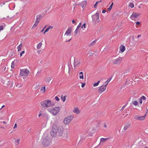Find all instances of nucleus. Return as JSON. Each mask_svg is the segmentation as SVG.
<instances>
[{
    "instance_id": "obj_1",
    "label": "nucleus",
    "mask_w": 148,
    "mask_h": 148,
    "mask_svg": "<svg viewBox=\"0 0 148 148\" xmlns=\"http://www.w3.org/2000/svg\"><path fill=\"white\" fill-rule=\"evenodd\" d=\"M63 128L61 125H53L51 134L52 136L55 137L57 136H62Z\"/></svg>"
},
{
    "instance_id": "obj_2",
    "label": "nucleus",
    "mask_w": 148,
    "mask_h": 148,
    "mask_svg": "<svg viewBox=\"0 0 148 148\" xmlns=\"http://www.w3.org/2000/svg\"><path fill=\"white\" fill-rule=\"evenodd\" d=\"M41 141L42 145L45 147H47L48 146L50 143V140L47 136H42Z\"/></svg>"
},
{
    "instance_id": "obj_3",
    "label": "nucleus",
    "mask_w": 148,
    "mask_h": 148,
    "mask_svg": "<svg viewBox=\"0 0 148 148\" xmlns=\"http://www.w3.org/2000/svg\"><path fill=\"white\" fill-rule=\"evenodd\" d=\"M40 104L43 107L47 108L53 106L54 103H52L51 100H47L42 101L40 103Z\"/></svg>"
},
{
    "instance_id": "obj_4",
    "label": "nucleus",
    "mask_w": 148,
    "mask_h": 148,
    "mask_svg": "<svg viewBox=\"0 0 148 148\" xmlns=\"http://www.w3.org/2000/svg\"><path fill=\"white\" fill-rule=\"evenodd\" d=\"M47 110L49 112L52 113L54 115H55L59 112L60 108L58 107L54 108H51L48 109Z\"/></svg>"
},
{
    "instance_id": "obj_5",
    "label": "nucleus",
    "mask_w": 148,
    "mask_h": 148,
    "mask_svg": "<svg viewBox=\"0 0 148 148\" xmlns=\"http://www.w3.org/2000/svg\"><path fill=\"white\" fill-rule=\"evenodd\" d=\"M123 61V58L119 57L112 60V63L114 65H119Z\"/></svg>"
},
{
    "instance_id": "obj_6",
    "label": "nucleus",
    "mask_w": 148,
    "mask_h": 148,
    "mask_svg": "<svg viewBox=\"0 0 148 148\" xmlns=\"http://www.w3.org/2000/svg\"><path fill=\"white\" fill-rule=\"evenodd\" d=\"M99 14L98 12H97L96 13L92 15V21L94 22H96L97 21L98 22H99L100 21L99 20Z\"/></svg>"
},
{
    "instance_id": "obj_7",
    "label": "nucleus",
    "mask_w": 148,
    "mask_h": 148,
    "mask_svg": "<svg viewBox=\"0 0 148 148\" xmlns=\"http://www.w3.org/2000/svg\"><path fill=\"white\" fill-rule=\"evenodd\" d=\"M20 71V75L21 76L25 75L27 76L28 75L29 73V71L27 69H21Z\"/></svg>"
},
{
    "instance_id": "obj_8",
    "label": "nucleus",
    "mask_w": 148,
    "mask_h": 148,
    "mask_svg": "<svg viewBox=\"0 0 148 148\" xmlns=\"http://www.w3.org/2000/svg\"><path fill=\"white\" fill-rule=\"evenodd\" d=\"M73 116L70 115L65 118L64 120V123L65 124H68L73 119Z\"/></svg>"
},
{
    "instance_id": "obj_9",
    "label": "nucleus",
    "mask_w": 148,
    "mask_h": 148,
    "mask_svg": "<svg viewBox=\"0 0 148 148\" xmlns=\"http://www.w3.org/2000/svg\"><path fill=\"white\" fill-rule=\"evenodd\" d=\"M74 67H78L80 66L81 64V61L80 59H75L74 58Z\"/></svg>"
},
{
    "instance_id": "obj_10",
    "label": "nucleus",
    "mask_w": 148,
    "mask_h": 148,
    "mask_svg": "<svg viewBox=\"0 0 148 148\" xmlns=\"http://www.w3.org/2000/svg\"><path fill=\"white\" fill-rule=\"evenodd\" d=\"M140 15V14L133 12L130 18L132 20H135V18L138 17Z\"/></svg>"
},
{
    "instance_id": "obj_11",
    "label": "nucleus",
    "mask_w": 148,
    "mask_h": 148,
    "mask_svg": "<svg viewBox=\"0 0 148 148\" xmlns=\"http://www.w3.org/2000/svg\"><path fill=\"white\" fill-rule=\"evenodd\" d=\"M146 115V114L142 116H140L138 115H136L134 116V119L136 120H143L145 119Z\"/></svg>"
},
{
    "instance_id": "obj_12",
    "label": "nucleus",
    "mask_w": 148,
    "mask_h": 148,
    "mask_svg": "<svg viewBox=\"0 0 148 148\" xmlns=\"http://www.w3.org/2000/svg\"><path fill=\"white\" fill-rule=\"evenodd\" d=\"M106 86L105 85H102L98 89L99 92L101 94V93L106 90Z\"/></svg>"
},
{
    "instance_id": "obj_13",
    "label": "nucleus",
    "mask_w": 148,
    "mask_h": 148,
    "mask_svg": "<svg viewBox=\"0 0 148 148\" xmlns=\"http://www.w3.org/2000/svg\"><path fill=\"white\" fill-rule=\"evenodd\" d=\"M81 23H80L77 26L76 30H75L74 32V36H76V34H77L79 30V28L81 26Z\"/></svg>"
},
{
    "instance_id": "obj_14",
    "label": "nucleus",
    "mask_w": 148,
    "mask_h": 148,
    "mask_svg": "<svg viewBox=\"0 0 148 148\" xmlns=\"http://www.w3.org/2000/svg\"><path fill=\"white\" fill-rule=\"evenodd\" d=\"M131 124L129 122L127 123L124 127V130H127L129 128L131 125Z\"/></svg>"
},
{
    "instance_id": "obj_15",
    "label": "nucleus",
    "mask_w": 148,
    "mask_h": 148,
    "mask_svg": "<svg viewBox=\"0 0 148 148\" xmlns=\"http://www.w3.org/2000/svg\"><path fill=\"white\" fill-rule=\"evenodd\" d=\"M42 16L41 15H38L36 16V21L39 23L42 18Z\"/></svg>"
},
{
    "instance_id": "obj_16",
    "label": "nucleus",
    "mask_w": 148,
    "mask_h": 148,
    "mask_svg": "<svg viewBox=\"0 0 148 148\" xmlns=\"http://www.w3.org/2000/svg\"><path fill=\"white\" fill-rule=\"evenodd\" d=\"M71 29L70 27H69L66 31L65 34L67 36H69L71 33Z\"/></svg>"
},
{
    "instance_id": "obj_17",
    "label": "nucleus",
    "mask_w": 148,
    "mask_h": 148,
    "mask_svg": "<svg viewBox=\"0 0 148 148\" xmlns=\"http://www.w3.org/2000/svg\"><path fill=\"white\" fill-rule=\"evenodd\" d=\"M119 49L120 51H121L122 52H123L125 50V47L124 46L121 45L119 47Z\"/></svg>"
},
{
    "instance_id": "obj_18",
    "label": "nucleus",
    "mask_w": 148,
    "mask_h": 148,
    "mask_svg": "<svg viewBox=\"0 0 148 148\" xmlns=\"http://www.w3.org/2000/svg\"><path fill=\"white\" fill-rule=\"evenodd\" d=\"M112 78V77H109L108 80H107L106 82H105L104 83V84H105V86H107V85H108V83H109V82L111 80V79Z\"/></svg>"
},
{
    "instance_id": "obj_19",
    "label": "nucleus",
    "mask_w": 148,
    "mask_h": 148,
    "mask_svg": "<svg viewBox=\"0 0 148 148\" xmlns=\"http://www.w3.org/2000/svg\"><path fill=\"white\" fill-rule=\"evenodd\" d=\"M73 112L74 113H77V114H78L80 112L79 109L77 108H76L74 109Z\"/></svg>"
},
{
    "instance_id": "obj_20",
    "label": "nucleus",
    "mask_w": 148,
    "mask_h": 148,
    "mask_svg": "<svg viewBox=\"0 0 148 148\" xmlns=\"http://www.w3.org/2000/svg\"><path fill=\"white\" fill-rule=\"evenodd\" d=\"M97 40H95L93 41L92 42H91V43L89 45V47H92L94 45L96 42Z\"/></svg>"
},
{
    "instance_id": "obj_21",
    "label": "nucleus",
    "mask_w": 148,
    "mask_h": 148,
    "mask_svg": "<svg viewBox=\"0 0 148 148\" xmlns=\"http://www.w3.org/2000/svg\"><path fill=\"white\" fill-rule=\"evenodd\" d=\"M109 138H101L100 139V143H101V142H105Z\"/></svg>"
},
{
    "instance_id": "obj_22",
    "label": "nucleus",
    "mask_w": 148,
    "mask_h": 148,
    "mask_svg": "<svg viewBox=\"0 0 148 148\" xmlns=\"http://www.w3.org/2000/svg\"><path fill=\"white\" fill-rule=\"evenodd\" d=\"M51 79L52 78L51 77H48L45 79V81L47 83H49Z\"/></svg>"
},
{
    "instance_id": "obj_23",
    "label": "nucleus",
    "mask_w": 148,
    "mask_h": 148,
    "mask_svg": "<svg viewBox=\"0 0 148 148\" xmlns=\"http://www.w3.org/2000/svg\"><path fill=\"white\" fill-rule=\"evenodd\" d=\"M22 46V43H21L20 45L18 46L17 48L18 49V52L21 50V48Z\"/></svg>"
},
{
    "instance_id": "obj_24",
    "label": "nucleus",
    "mask_w": 148,
    "mask_h": 148,
    "mask_svg": "<svg viewBox=\"0 0 148 148\" xmlns=\"http://www.w3.org/2000/svg\"><path fill=\"white\" fill-rule=\"evenodd\" d=\"M42 45V43L40 42L37 45V48L38 49H40Z\"/></svg>"
},
{
    "instance_id": "obj_25",
    "label": "nucleus",
    "mask_w": 148,
    "mask_h": 148,
    "mask_svg": "<svg viewBox=\"0 0 148 148\" xmlns=\"http://www.w3.org/2000/svg\"><path fill=\"white\" fill-rule=\"evenodd\" d=\"M40 90L41 92H42L43 93H44L45 90V87L44 86L42 87L41 89Z\"/></svg>"
},
{
    "instance_id": "obj_26",
    "label": "nucleus",
    "mask_w": 148,
    "mask_h": 148,
    "mask_svg": "<svg viewBox=\"0 0 148 148\" xmlns=\"http://www.w3.org/2000/svg\"><path fill=\"white\" fill-rule=\"evenodd\" d=\"M113 4V3H112L111 5H110L109 7L108 8V10L109 11H110L112 8V5Z\"/></svg>"
},
{
    "instance_id": "obj_27",
    "label": "nucleus",
    "mask_w": 148,
    "mask_h": 148,
    "mask_svg": "<svg viewBox=\"0 0 148 148\" xmlns=\"http://www.w3.org/2000/svg\"><path fill=\"white\" fill-rule=\"evenodd\" d=\"M20 138H18V139L16 140L15 142L16 143V144H17V145H18L20 143Z\"/></svg>"
},
{
    "instance_id": "obj_28",
    "label": "nucleus",
    "mask_w": 148,
    "mask_h": 148,
    "mask_svg": "<svg viewBox=\"0 0 148 148\" xmlns=\"http://www.w3.org/2000/svg\"><path fill=\"white\" fill-rule=\"evenodd\" d=\"M66 95H65L63 97L62 96L61 97V99L63 102H64L66 101Z\"/></svg>"
},
{
    "instance_id": "obj_29",
    "label": "nucleus",
    "mask_w": 148,
    "mask_h": 148,
    "mask_svg": "<svg viewBox=\"0 0 148 148\" xmlns=\"http://www.w3.org/2000/svg\"><path fill=\"white\" fill-rule=\"evenodd\" d=\"M39 23L37 22L36 21H35V23L34 24V25H33V26L32 27V28H35L36 26Z\"/></svg>"
},
{
    "instance_id": "obj_30",
    "label": "nucleus",
    "mask_w": 148,
    "mask_h": 148,
    "mask_svg": "<svg viewBox=\"0 0 148 148\" xmlns=\"http://www.w3.org/2000/svg\"><path fill=\"white\" fill-rule=\"evenodd\" d=\"M100 82V81H98L96 83H94L93 84L94 86H97Z\"/></svg>"
},
{
    "instance_id": "obj_31",
    "label": "nucleus",
    "mask_w": 148,
    "mask_h": 148,
    "mask_svg": "<svg viewBox=\"0 0 148 148\" xmlns=\"http://www.w3.org/2000/svg\"><path fill=\"white\" fill-rule=\"evenodd\" d=\"M86 3V2H84L83 3H81V5L82 8L84 7L85 6V5Z\"/></svg>"
},
{
    "instance_id": "obj_32",
    "label": "nucleus",
    "mask_w": 148,
    "mask_h": 148,
    "mask_svg": "<svg viewBox=\"0 0 148 148\" xmlns=\"http://www.w3.org/2000/svg\"><path fill=\"white\" fill-rule=\"evenodd\" d=\"M133 104L135 106H136L138 105V103L137 101H135L133 102Z\"/></svg>"
},
{
    "instance_id": "obj_33",
    "label": "nucleus",
    "mask_w": 148,
    "mask_h": 148,
    "mask_svg": "<svg viewBox=\"0 0 148 148\" xmlns=\"http://www.w3.org/2000/svg\"><path fill=\"white\" fill-rule=\"evenodd\" d=\"M127 103L125 105H124V106H123V107H122V108H121V109L120 110V111H122L124 109V108L126 107V106L127 105Z\"/></svg>"
},
{
    "instance_id": "obj_34",
    "label": "nucleus",
    "mask_w": 148,
    "mask_h": 148,
    "mask_svg": "<svg viewBox=\"0 0 148 148\" xmlns=\"http://www.w3.org/2000/svg\"><path fill=\"white\" fill-rule=\"evenodd\" d=\"M101 1H97V2H96L95 4L94 5V7L95 8H97V3H99V2H101Z\"/></svg>"
},
{
    "instance_id": "obj_35",
    "label": "nucleus",
    "mask_w": 148,
    "mask_h": 148,
    "mask_svg": "<svg viewBox=\"0 0 148 148\" xmlns=\"http://www.w3.org/2000/svg\"><path fill=\"white\" fill-rule=\"evenodd\" d=\"M129 5L131 8H133L134 7V4L131 3H130V5Z\"/></svg>"
},
{
    "instance_id": "obj_36",
    "label": "nucleus",
    "mask_w": 148,
    "mask_h": 148,
    "mask_svg": "<svg viewBox=\"0 0 148 148\" xmlns=\"http://www.w3.org/2000/svg\"><path fill=\"white\" fill-rule=\"evenodd\" d=\"M140 98L141 99L144 100H145L146 99V98L144 96H143L142 97H141Z\"/></svg>"
},
{
    "instance_id": "obj_37",
    "label": "nucleus",
    "mask_w": 148,
    "mask_h": 148,
    "mask_svg": "<svg viewBox=\"0 0 148 148\" xmlns=\"http://www.w3.org/2000/svg\"><path fill=\"white\" fill-rule=\"evenodd\" d=\"M100 143L98 145L96 146L94 148H100Z\"/></svg>"
},
{
    "instance_id": "obj_38",
    "label": "nucleus",
    "mask_w": 148,
    "mask_h": 148,
    "mask_svg": "<svg viewBox=\"0 0 148 148\" xmlns=\"http://www.w3.org/2000/svg\"><path fill=\"white\" fill-rule=\"evenodd\" d=\"M25 53V51H22L20 54V57H21L22 56L23 54H24Z\"/></svg>"
},
{
    "instance_id": "obj_39",
    "label": "nucleus",
    "mask_w": 148,
    "mask_h": 148,
    "mask_svg": "<svg viewBox=\"0 0 148 148\" xmlns=\"http://www.w3.org/2000/svg\"><path fill=\"white\" fill-rule=\"evenodd\" d=\"M88 54H89V56H92L93 54V53L90 52H88Z\"/></svg>"
},
{
    "instance_id": "obj_40",
    "label": "nucleus",
    "mask_w": 148,
    "mask_h": 148,
    "mask_svg": "<svg viewBox=\"0 0 148 148\" xmlns=\"http://www.w3.org/2000/svg\"><path fill=\"white\" fill-rule=\"evenodd\" d=\"M55 99L57 101H58L59 100V98L57 96L55 97Z\"/></svg>"
},
{
    "instance_id": "obj_41",
    "label": "nucleus",
    "mask_w": 148,
    "mask_h": 148,
    "mask_svg": "<svg viewBox=\"0 0 148 148\" xmlns=\"http://www.w3.org/2000/svg\"><path fill=\"white\" fill-rule=\"evenodd\" d=\"M79 77L80 79H84L83 75H80Z\"/></svg>"
},
{
    "instance_id": "obj_42",
    "label": "nucleus",
    "mask_w": 148,
    "mask_h": 148,
    "mask_svg": "<svg viewBox=\"0 0 148 148\" xmlns=\"http://www.w3.org/2000/svg\"><path fill=\"white\" fill-rule=\"evenodd\" d=\"M138 148H142V146L141 145L140 143H139L138 145Z\"/></svg>"
},
{
    "instance_id": "obj_43",
    "label": "nucleus",
    "mask_w": 148,
    "mask_h": 148,
    "mask_svg": "<svg viewBox=\"0 0 148 148\" xmlns=\"http://www.w3.org/2000/svg\"><path fill=\"white\" fill-rule=\"evenodd\" d=\"M14 62H12V63L11 67L14 68Z\"/></svg>"
},
{
    "instance_id": "obj_44",
    "label": "nucleus",
    "mask_w": 148,
    "mask_h": 148,
    "mask_svg": "<svg viewBox=\"0 0 148 148\" xmlns=\"http://www.w3.org/2000/svg\"><path fill=\"white\" fill-rule=\"evenodd\" d=\"M83 27H84L85 28H86V24H85V23H84L83 24V25L82 26V27H81V28H82Z\"/></svg>"
},
{
    "instance_id": "obj_45",
    "label": "nucleus",
    "mask_w": 148,
    "mask_h": 148,
    "mask_svg": "<svg viewBox=\"0 0 148 148\" xmlns=\"http://www.w3.org/2000/svg\"><path fill=\"white\" fill-rule=\"evenodd\" d=\"M81 83L82 84V88L84 87V86L85 85H86V84L85 83Z\"/></svg>"
},
{
    "instance_id": "obj_46",
    "label": "nucleus",
    "mask_w": 148,
    "mask_h": 148,
    "mask_svg": "<svg viewBox=\"0 0 148 148\" xmlns=\"http://www.w3.org/2000/svg\"><path fill=\"white\" fill-rule=\"evenodd\" d=\"M18 86V88H20L22 86V85L20 84L19 85H18V86Z\"/></svg>"
},
{
    "instance_id": "obj_47",
    "label": "nucleus",
    "mask_w": 148,
    "mask_h": 148,
    "mask_svg": "<svg viewBox=\"0 0 148 148\" xmlns=\"http://www.w3.org/2000/svg\"><path fill=\"white\" fill-rule=\"evenodd\" d=\"M49 29L48 27L45 30V32H48Z\"/></svg>"
},
{
    "instance_id": "obj_48",
    "label": "nucleus",
    "mask_w": 148,
    "mask_h": 148,
    "mask_svg": "<svg viewBox=\"0 0 148 148\" xmlns=\"http://www.w3.org/2000/svg\"><path fill=\"white\" fill-rule=\"evenodd\" d=\"M17 127V124L16 123L14 124V125L13 127V129H14L16 128Z\"/></svg>"
},
{
    "instance_id": "obj_49",
    "label": "nucleus",
    "mask_w": 148,
    "mask_h": 148,
    "mask_svg": "<svg viewBox=\"0 0 148 148\" xmlns=\"http://www.w3.org/2000/svg\"><path fill=\"white\" fill-rule=\"evenodd\" d=\"M135 23L136 24L138 25H139L140 24V22L139 21H137V22H136Z\"/></svg>"
},
{
    "instance_id": "obj_50",
    "label": "nucleus",
    "mask_w": 148,
    "mask_h": 148,
    "mask_svg": "<svg viewBox=\"0 0 148 148\" xmlns=\"http://www.w3.org/2000/svg\"><path fill=\"white\" fill-rule=\"evenodd\" d=\"M72 23L73 24H75L76 23V21H75L74 20H73L72 21Z\"/></svg>"
},
{
    "instance_id": "obj_51",
    "label": "nucleus",
    "mask_w": 148,
    "mask_h": 148,
    "mask_svg": "<svg viewBox=\"0 0 148 148\" xmlns=\"http://www.w3.org/2000/svg\"><path fill=\"white\" fill-rule=\"evenodd\" d=\"M6 67H4V68L3 70V71H5L6 70Z\"/></svg>"
},
{
    "instance_id": "obj_52",
    "label": "nucleus",
    "mask_w": 148,
    "mask_h": 148,
    "mask_svg": "<svg viewBox=\"0 0 148 148\" xmlns=\"http://www.w3.org/2000/svg\"><path fill=\"white\" fill-rule=\"evenodd\" d=\"M139 102L140 103V104H141L142 102V100L140 98L139 100Z\"/></svg>"
},
{
    "instance_id": "obj_53",
    "label": "nucleus",
    "mask_w": 148,
    "mask_h": 148,
    "mask_svg": "<svg viewBox=\"0 0 148 148\" xmlns=\"http://www.w3.org/2000/svg\"><path fill=\"white\" fill-rule=\"evenodd\" d=\"M49 28L50 29H52L53 28V27L52 26H50L49 27Z\"/></svg>"
},
{
    "instance_id": "obj_54",
    "label": "nucleus",
    "mask_w": 148,
    "mask_h": 148,
    "mask_svg": "<svg viewBox=\"0 0 148 148\" xmlns=\"http://www.w3.org/2000/svg\"><path fill=\"white\" fill-rule=\"evenodd\" d=\"M106 12V11L105 10H103L102 11V13H105Z\"/></svg>"
},
{
    "instance_id": "obj_55",
    "label": "nucleus",
    "mask_w": 148,
    "mask_h": 148,
    "mask_svg": "<svg viewBox=\"0 0 148 148\" xmlns=\"http://www.w3.org/2000/svg\"><path fill=\"white\" fill-rule=\"evenodd\" d=\"M83 75V73L82 72H81L79 73V75Z\"/></svg>"
},
{
    "instance_id": "obj_56",
    "label": "nucleus",
    "mask_w": 148,
    "mask_h": 148,
    "mask_svg": "<svg viewBox=\"0 0 148 148\" xmlns=\"http://www.w3.org/2000/svg\"><path fill=\"white\" fill-rule=\"evenodd\" d=\"M141 35L140 34H139L137 36V37L139 38L141 36Z\"/></svg>"
},
{
    "instance_id": "obj_57",
    "label": "nucleus",
    "mask_w": 148,
    "mask_h": 148,
    "mask_svg": "<svg viewBox=\"0 0 148 148\" xmlns=\"http://www.w3.org/2000/svg\"><path fill=\"white\" fill-rule=\"evenodd\" d=\"M107 127V125L105 123L104 124V127H105V128H106Z\"/></svg>"
},
{
    "instance_id": "obj_58",
    "label": "nucleus",
    "mask_w": 148,
    "mask_h": 148,
    "mask_svg": "<svg viewBox=\"0 0 148 148\" xmlns=\"http://www.w3.org/2000/svg\"><path fill=\"white\" fill-rule=\"evenodd\" d=\"M0 128H3V129H5V127H0Z\"/></svg>"
},
{
    "instance_id": "obj_59",
    "label": "nucleus",
    "mask_w": 148,
    "mask_h": 148,
    "mask_svg": "<svg viewBox=\"0 0 148 148\" xmlns=\"http://www.w3.org/2000/svg\"><path fill=\"white\" fill-rule=\"evenodd\" d=\"M36 86H37V87L38 89H39V85L38 84V85H36Z\"/></svg>"
},
{
    "instance_id": "obj_60",
    "label": "nucleus",
    "mask_w": 148,
    "mask_h": 148,
    "mask_svg": "<svg viewBox=\"0 0 148 148\" xmlns=\"http://www.w3.org/2000/svg\"><path fill=\"white\" fill-rule=\"evenodd\" d=\"M41 115H42L41 113H40L38 115V116L39 117H40V116Z\"/></svg>"
},
{
    "instance_id": "obj_61",
    "label": "nucleus",
    "mask_w": 148,
    "mask_h": 148,
    "mask_svg": "<svg viewBox=\"0 0 148 148\" xmlns=\"http://www.w3.org/2000/svg\"><path fill=\"white\" fill-rule=\"evenodd\" d=\"M40 51H38L37 52L38 54H39L40 53Z\"/></svg>"
},
{
    "instance_id": "obj_62",
    "label": "nucleus",
    "mask_w": 148,
    "mask_h": 148,
    "mask_svg": "<svg viewBox=\"0 0 148 148\" xmlns=\"http://www.w3.org/2000/svg\"><path fill=\"white\" fill-rule=\"evenodd\" d=\"M3 123L5 124L7 123L5 121H3Z\"/></svg>"
},
{
    "instance_id": "obj_63",
    "label": "nucleus",
    "mask_w": 148,
    "mask_h": 148,
    "mask_svg": "<svg viewBox=\"0 0 148 148\" xmlns=\"http://www.w3.org/2000/svg\"><path fill=\"white\" fill-rule=\"evenodd\" d=\"M44 29H42V30L41 31V32H43V31L44 30Z\"/></svg>"
},
{
    "instance_id": "obj_64",
    "label": "nucleus",
    "mask_w": 148,
    "mask_h": 148,
    "mask_svg": "<svg viewBox=\"0 0 148 148\" xmlns=\"http://www.w3.org/2000/svg\"><path fill=\"white\" fill-rule=\"evenodd\" d=\"M71 39H70L69 40H68L67 41H66V42H69L70 41V40H71Z\"/></svg>"
}]
</instances>
